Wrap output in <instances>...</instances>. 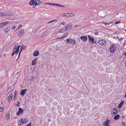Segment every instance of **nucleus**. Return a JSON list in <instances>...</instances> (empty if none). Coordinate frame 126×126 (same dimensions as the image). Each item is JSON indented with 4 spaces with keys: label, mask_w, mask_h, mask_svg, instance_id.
<instances>
[{
    "label": "nucleus",
    "mask_w": 126,
    "mask_h": 126,
    "mask_svg": "<svg viewBox=\"0 0 126 126\" xmlns=\"http://www.w3.org/2000/svg\"><path fill=\"white\" fill-rule=\"evenodd\" d=\"M124 103V101H122L121 102H120L118 105V108H119L120 109L122 107V105Z\"/></svg>",
    "instance_id": "6ab92c4d"
},
{
    "label": "nucleus",
    "mask_w": 126,
    "mask_h": 126,
    "mask_svg": "<svg viewBox=\"0 0 126 126\" xmlns=\"http://www.w3.org/2000/svg\"><path fill=\"white\" fill-rule=\"evenodd\" d=\"M122 125H125V122H122Z\"/></svg>",
    "instance_id": "58836bf2"
},
{
    "label": "nucleus",
    "mask_w": 126,
    "mask_h": 126,
    "mask_svg": "<svg viewBox=\"0 0 126 126\" xmlns=\"http://www.w3.org/2000/svg\"><path fill=\"white\" fill-rule=\"evenodd\" d=\"M23 112V110H22L21 108H19V109L18 111L16 113V115L17 116H18L20 114H22Z\"/></svg>",
    "instance_id": "6e6552de"
},
{
    "label": "nucleus",
    "mask_w": 126,
    "mask_h": 126,
    "mask_svg": "<svg viewBox=\"0 0 126 126\" xmlns=\"http://www.w3.org/2000/svg\"><path fill=\"white\" fill-rule=\"evenodd\" d=\"M125 97H126V94H125Z\"/></svg>",
    "instance_id": "49530a36"
},
{
    "label": "nucleus",
    "mask_w": 126,
    "mask_h": 126,
    "mask_svg": "<svg viewBox=\"0 0 126 126\" xmlns=\"http://www.w3.org/2000/svg\"><path fill=\"white\" fill-rule=\"evenodd\" d=\"M35 3V2L34 0H31L30 2L29 3V4L30 5H32L34 4Z\"/></svg>",
    "instance_id": "aec40b11"
},
{
    "label": "nucleus",
    "mask_w": 126,
    "mask_h": 126,
    "mask_svg": "<svg viewBox=\"0 0 126 126\" xmlns=\"http://www.w3.org/2000/svg\"><path fill=\"white\" fill-rule=\"evenodd\" d=\"M87 37L85 36H82L80 37V39L84 42H85L87 41Z\"/></svg>",
    "instance_id": "9d476101"
},
{
    "label": "nucleus",
    "mask_w": 126,
    "mask_h": 126,
    "mask_svg": "<svg viewBox=\"0 0 126 126\" xmlns=\"http://www.w3.org/2000/svg\"><path fill=\"white\" fill-rule=\"evenodd\" d=\"M75 15V14L72 13H70L67 14L66 15V17H70L74 16Z\"/></svg>",
    "instance_id": "ddd939ff"
},
{
    "label": "nucleus",
    "mask_w": 126,
    "mask_h": 126,
    "mask_svg": "<svg viewBox=\"0 0 126 126\" xmlns=\"http://www.w3.org/2000/svg\"><path fill=\"white\" fill-rule=\"evenodd\" d=\"M56 6H59V7H64L65 6L63 5H61L60 4H56ZM60 8V7H59Z\"/></svg>",
    "instance_id": "a878e982"
},
{
    "label": "nucleus",
    "mask_w": 126,
    "mask_h": 126,
    "mask_svg": "<svg viewBox=\"0 0 126 126\" xmlns=\"http://www.w3.org/2000/svg\"><path fill=\"white\" fill-rule=\"evenodd\" d=\"M68 33H65L63 35L62 37V38H64L68 34Z\"/></svg>",
    "instance_id": "bb28decb"
},
{
    "label": "nucleus",
    "mask_w": 126,
    "mask_h": 126,
    "mask_svg": "<svg viewBox=\"0 0 126 126\" xmlns=\"http://www.w3.org/2000/svg\"><path fill=\"white\" fill-rule=\"evenodd\" d=\"M125 66H126V61H125Z\"/></svg>",
    "instance_id": "a18cd8bd"
},
{
    "label": "nucleus",
    "mask_w": 126,
    "mask_h": 126,
    "mask_svg": "<svg viewBox=\"0 0 126 126\" xmlns=\"http://www.w3.org/2000/svg\"><path fill=\"white\" fill-rule=\"evenodd\" d=\"M16 96V94H15L14 96V98H15V97Z\"/></svg>",
    "instance_id": "8fccbe9b"
},
{
    "label": "nucleus",
    "mask_w": 126,
    "mask_h": 126,
    "mask_svg": "<svg viewBox=\"0 0 126 126\" xmlns=\"http://www.w3.org/2000/svg\"><path fill=\"white\" fill-rule=\"evenodd\" d=\"M89 41L92 43H95L94 42V39L91 36H88Z\"/></svg>",
    "instance_id": "1a4fd4ad"
},
{
    "label": "nucleus",
    "mask_w": 126,
    "mask_h": 126,
    "mask_svg": "<svg viewBox=\"0 0 126 126\" xmlns=\"http://www.w3.org/2000/svg\"><path fill=\"white\" fill-rule=\"evenodd\" d=\"M49 4L51 5H55V3H53V4L50 3V4Z\"/></svg>",
    "instance_id": "ea45409f"
},
{
    "label": "nucleus",
    "mask_w": 126,
    "mask_h": 126,
    "mask_svg": "<svg viewBox=\"0 0 126 126\" xmlns=\"http://www.w3.org/2000/svg\"><path fill=\"white\" fill-rule=\"evenodd\" d=\"M5 14H3V12H0V16L1 17L4 16Z\"/></svg>",
    "instance_id": "c85d7f7f"
},
{
    "label": "nucleus",
    "mask_w": 126,
    "mask_h": 126,
    "mask_svg": "<svg viewBox=\"0 0 126 126\" xmlns=\"http://www.w3.org/2000/svg\"><path fill=\"white\" fill-rule=\"evenodd\" d=\"M66 40L67 43L68 44L71 43L72 45H74L76 43V41L74 39L68 38L66 39Z\"/></svg>",
    "instance_id": "f03ea898"
},
{
    "label": "nucleus",
    "mask_w": 126,
    "mask_h": 126,
    "mask_svg": "<svg viewBox=\"0 0 126 126\" xmlns=\"http://www.w3.org/2000/svg\"><path fill=\"white\" fill-rule=\"evenodd\" d=\"M98 43L100 45L103 46H105L106 44V41L105 39H101L98 41Z\"/></svg>",
    "instance_id": "7ed1b4c3"
},
{
    "label": "nucleus",
    "mask_w": 126,
    "mask_h": 126,
    "mask_svg": "<svg viewBox=\"0 0 126 126\" xmlns=\"http://www.w3.org/2000/svg\"><path fill=\"white\" fill-rule=\"evenodd\" d=\"M13 95L12 94H11L8 97L7 99V101L9 102H10L12 100Z\"/></svg>",
    "instance_id": "dca6fc26"
},
{
    "label": "nucleus",
    "mask_w": 126,
    "mask_h": 126,
    "mask_svg": "<svg viewBox=\"0 0 126 126\" xmlns=\"http://www.w3.org/2000/svg\"><path fill=\"white\" fill-rule=\"evenodd\" d=\"M55 21V20H52L50 21V22H48V23H51L52 22H53V21Z\"/></svg>",
    "instance_id": "e433bc0d"
},
{
    "label": "nucleus",
    "mask_w": 126,
    "mask_h": 126,
    "mask_svg": "<svg viewBox=\"0 0 126 126\" xmlns=\"http://www.w3.org/2000/svg\"><path fill=\"white\" fill-rule=\"evenodd\" d=\"M105 24H108V25H109V24H108V23H105Z\"/></svg>",
    "instance_id": "de8ad7c7"
},
{
    "label": "nucleus",
    "mask_w": 126,
    "mask_h": 126,
    "mask_svg": "<svg viewBox=\"0 0 126 126\" xmlns=\"http://www.w3.org/2000/svg\"><path fill=\"white\" fill-rule=\"evenodd\" d=\"M67 14L66 13H63L62 14H61V16H65L66 17V15Z\"/></svg>",
    "instance_id": "c756f323"
},
{
    "label": "nucleus",
    "mask_w": 126,
    "mask_h": 126,
    "mask_svg": "<svg viewBox=\"0 0 126 126\" xmlns=\"http://www.w3.org/2000/svg\"><path fill=\"white\" fill-rule=\"evenodd\" d=\"M40 0H35L34 1L35 5H39L41 4Z\"/></svg>",
    "instance_id": "2eb2a0df"
},
{
    "label": "nucleus",
    "mask_w": 126,
    "mask_h": 126,
    "mask_svg": "<svg viewBox=\"0 0 126 126\" xmlns=\"http://www.w3.org/2000/svg\"><path fill=\"white\" fill-rule=\"evenodd\" d=\"M116 49L115 47L113 45L110 46V51L111 53H114Z\"/></svg>",
    "instance_id": "20e7f679"
},
{
    "label": "nucleus",
    "mask_w": 126,
    "mask_h": 126,
    "mask_svg": "<svg viewBox=\"0 0 126 126\" xmlns=\"http://www.w3.org/2000/svg\"><path fill=\"white\" fill-rule=\"evenodd\" d=\"M24 30H22L18 34V36L19 37H21L22 35L24 32Z\"/></svg>",
    "instance_id": "f3484780"
},
{
    "label": "nucleus",
    "mask_w": 126,
    "mask_h": 126,
    "mask_svg": "<svg viewBox=\"0 0 126 126\" xmlns=\"http://www.w3.org/2000/svg\"><path fill=\"white\" fill-rule=\"evenodd\" d=\"M8 21L4 22L1 23L0 24V29L2 28L6 25L8 22Z\"/></svg>",
    "instance_id": "0eeeda50"
},
{
    "label": "nucleus",
    "mask_w": 126,
    "mask_h": 126,
    "mask_svg": "<svg viewBox=\"0 0 126 126\" xmlns=\"http://www.w3.org/2000/svg\"><path fill=\"white\" fill-rule=\"evenodd\" d=\"M72 25L70 23L68 24L65 26V31L70 29L72 28Z\"/></svg>",
    "instance_id": "39448f33"
},
{
    "label": "nucleus",
    "mask_w": 126,
    "mask_h": 126,
    "mask_svg": "<svg viewBox=\"0 0 126 126\" xmlns=\"http://www.w3.org/2000/svg\"><path fill=\"white\" fill-rule=\"evenodd\" d=\"M3 110V109L2 107H0V112H1Z\"/></svg>",
    "instance_id": "72a5a7b5"
},
{
    "label": "nucleus",
    "mask_w": 126,
    "mask_h": 126,
    "mask_svg": "<svg viewBox=\"0 0 126 126\" xmlns=\"http://www.w3.org/2000/svg\"><path fill=\"white\" fill-rule=\"evenodd\" d=\"M16 29V27L15 26H14L12 28V30H14Z\"/></svg>",
    "instance_id": "c9c22d12"
},
{
    "label": "nucleus",
    "mask_w": 126,
    "mask_h": 126,
    "mask_svg": "<svg viewBox=\"0 0 126 126\" xmlns=\"http://www.w3.org/2000/svg\"><path fill=\"white\" fill-rule=\"evenodd\" d=\"M16 91H15V93H16Z\"/></svg>",
    "instance_id": "603ef678"
},
{
    "label": "nucleus",
    "mask_w": 126,
    "mask_h": 126,
    "mask_svg": "<svg viewBox=\"0 0 126 126\" xmlns=\"http://www.w3.org/2000/svg\"><path fill=\"white\" fill-rule=\"evenodd\" d=\"M21 120L20 122L22 124L26 123L28 121V120L25 118H22L21 119Z\"/></svg>",
    "instance_id": "4468645a"
},
{
    "label": "nucleus",
    "mask_w": 126,
    "mask_h": 126,
    "mask_svg": "<svg viewBox=\"0 0 126 126\" xmlns=\"http://www.w3.org/2000/svg\"><path fill=\"white\" fill-rule=\"evenodd\" d=\"M17 103H18L17 104H16V105L17 107H18L19 106V102L18 101H17Z\"/></svg>",
    "instance_id": "7c9ffc66"
},
{
    "label": "nucleus",
    "mask_w": 126,
    "mask_h": 126,
    "mask_svg": "<svg viewBox=\"0 0 126 126\" xmlns=\"http://www.w3.org/2000/svg\"><path fill=\"white\" fill-rule=\"evenodd\" d=\"M56 8H57L58 9V8H57V7H56Z\"/></svg>",
    "instance_id": "3c124183"
},
{
    "label": "nucleus",
    "mask_w": 126,
    "mask_h": 126,
    "mask_svg": "<svg viewBox=\"0 0 126 126\" xmlns=\"http://www.w3.org/2000/svg\"><path fill=\"white\" fill-rule=\"evenodd\" d=\"M25 47V46L23 45H22V46H21V50H20V51L19 52V56L20 54V53H21L22 50H23V49H24V48Z\"/></svg>",
    "instance_id": "412c9836"
},
{
    "label": "nucleus",
    "mask_w": 126,
    "mask_h": 126,
    "mask_svg": "<svg viewBox=\"0 0 126 126\" xmlns=\"http://www.w3.org/2000/svg\"><path fill=\"white\" fill-rule=\"evenodd\" d=\"M17 44L16 43L15 44V46L13 49V53L12 54V56H13L15 54L17 53L18 52V50L20 47V46H17Z\"/></svg>",
    "instance_id": "f257e3e1"
},
{
    "label": "nucleus",
    "mask_w": 126,
    "mask_h": 126,
    "mask_svg": "<svg viewBox=\"0 0 126 126\" xmlns=\"http://www.w3.org/2000/svg\"><path fill=\"white\" fill-rule=\"evenodd\" d=\"M22 25H20V27Z\"/></svg>",
    "instance_id": "5fc2aeb1"
},
{
    "label": "nucleus",
    "mask_w": 126,
    "mask_h": 126,
    "mask_svg": "<svg viewBox=\"0 0 126 126\" xmlns=\"http://www.w3.org/2000/svg\"><path fill=\"white\" fill-rule=\"evenodd\" d=\"M2 56L0 53V58H1Z\"/></svg>",
    "instance_id": "c03bdc74"
},
{
    "label": "nucleus",
    "mask_w": 126,
    "mask_h": 126,
    "mask_svg": "<svg viewBox=\"0 0 126 126\" xmlns=\"http://www.w3.org/2000/svg\"><path fill=\"white\" fill-rule=\"evenodd\" d=\"M9 116L10 114H7L5 116V119L7 120H8L9 118Z\"/></svg>",
    "instance_id": "4be33fe9"
},
{
    "label": "nucleus",
    "mask_w": 126,
    "mask_h": 126,
    "mask_svg": "<svg viewBox=\"0 0 126 126\" xmlns=\"http://www.w3.org/2000/svg\"><path fill=\"white\" fill-rule=\"evenodd\" d=\"M65 31H66L64 29H63L62 30L60 31L59 32V33H62Z\"/></svg>",
    "instance_id": "cd10ccee"
},
{
    "label": "nucleus",
    "mask_w": 126,
    "mask_h": 126,
    "mask_svg": "<svg viewBox=\"0 0 126 126\" xmlns=\"http://www.w3.org/2000/svg\"><path fill=\"white\" fill-rule=\"evenodd\" d=\"M124 55H125V56H126V52L124 53Z\"/></svg>",
    "instance_id": "4c0bfd02"
},
{
    "label": "nucleus",
    "mask_w": 126,
    "mask_h": 126,
    "mask_svg": "<svg viewBox=\"0 0 126 126\" xmlns=\"http://www.w3.org/2000/svg\"><path fill=\"white\" fill-rule=\"evenodd\" d=\"M47 121H48V122H50V121H51V120L49 119H48V120H47Z\"/></svg>",
    "instance_id": "a19ab883"
},
{
    "label": "nucleus",
    "mask_w": 126,
    "mask_h": 126,
    "mask_svg": "<svg viewBox=\"0 0 126 126\" xmlns=\"http://www.w3.org/2000/svg\"><path fill=\"white\" fill-rule=\"evenodd\" d=\"M110 122V120L108 119H107L106 121L103 123V126H109V124Z\"/></svg>",
    "instance_id": "423d86ee"
},
{
    "label": "nucleus",
    "mask_w": 126,
    "mask_h": 126,
    "mask_svg": "<svg viewBox=\"0 0 126 126\" xmlns=\"http://www.w3.org/2000/svg\"><path fill=\"white\" fill-rule=\"evenodd\" d=\"M36 63V60L35 59L33 60L32 62V65H34Z\"/></svg>",
    "instance_id": "5701e85b"
},
{
    "label": "nucleus",
    "mask_w": 126,
    "mask_h": 126,
    "mask_svg": "<svg viewBox=\"0 0 126 126\" xmlns=\"http://www.w3.org/2000/svg\"><path fill=\"white\" fill-rule=\"evenodd\" d=\"M119 115H116L114 118V119L116 120L119 119Z\"/></svg>",
    "instance_id": "b1692460"
},
{
    "label": "nucleus",
    "mask_w": 126,
    "mask_h": 126,
    "mask_svg": "<svg viewBox=\"0 0 126 126\" xmlns=\"http://www.w3.org/2000/svg\"><path fill=\"white\" fill-rule=\"evenodd\" d=\"M26 91L27 89H22L21 90L20 94L22 96L24 95L26 92Z\"/></svg>",
    "instance_id": "f8f14e48"
},
{
    "label": "nucleus",
    "mask_w": 126,
    "mask_h": 126,
    "mask_svg": "<svg viewBox=\"0 0 126 126\" xmlns=\"http://www.w3.org/2000/svg\"><path fill=\"white\" fill-rule=\"evenodd\" d=\"M3 14H5L4 16H12L14 14V13L12 12H10L9 13H7L6 12H3Z\"/></svg>",
    "instance_id": "9b49d317"
},
{
    "label": "nucleus",
    "mask_w": 126,
    "mask_h": 126,
    "mask_svg": "<svg viewBox=\"0 0 126 126\" xmlns=\"http://www.w3.org/2000/svg\"><path fill=\"white\" fill-rule=\"evenodd\" d=\"M65 22H62L61 24H62L63 25H64L65 24Z\"/></svg>",
    "instance_id": "f704fd0d"
},
{
    "label": "nucleus",
    "mask_w": 126,
    "mask_h": 126,
    "mask_svg": "<svg viewBox=\"0 0 126 126\" xmlns=\"http://www.w3.org/2000/svg\"><path fill=\"white\" fill-rule=\"evenodd\" d=\"M35 77H31V80H34V79Z\"/></svg>",
    "instance_id": "473e14b6"
},
{
    "label": "nucleus",
    "mask_w": 126,
    "mask_h": 126,
    "mask_svg": "<svg viewBox=\"0 0 126 126\" xmlns=\"http://www.w3.org/2000/svg\"><path fill=\"white\" fill-rule=\"evenodd\" d=\"M39 52L38 51H35L33 53V55L35 56H37L39 54Z\"/></svg>",
    "instance_id": "a211bd4d"
},
{
    "label": "nucleus",
    "mask_w": 126,
    "mask_h": 126,
    "mask_svg": "<svg viewBox=\"0 0 126 126\" xmlns=\"http://www.w3.org/2000/svg\"><path fill=\"white\" fill-rule=\"evenodd\" d=\"M10 28H7L5 29L4 30V31L5 32L7 33L10 30Z\"/></svg>",
    "instance_id": "393cba45"
},
{
    "label": "nucleus",
    "mask_w": 126,
    "mask_h": 126,
    "mask_svg": "<svg viewBox=\"0 0 126 126\" xmlns=\"http://www.w3.org/2000/svg\"><path fill=\"white\" fill-rule=\"evenodd\" d=\"M113 114H114V115H116V113H115V112H113Z\"/></svg>",
    "instance_id": "37998d69"
},
{
    "label": "nucleus",
    "mask_w": 126,
    "mask_h": 126,
    "mask_svg": "<svg viewBox=\"0 0 126 126\" xmlns=\"http://www.w3.org/2000/svg\"><path fill=\"white\" fill-rule=\"evenodd\" d=\"M125 31H126V30H125Z\"/></svg>",
    "instance_id": "864d4df0"
},
{
    "label": "nucleus",
    "mask_w": 126,
    "mask_h": 126,
    "mask_svg": "<svg viewBox=\"0 0 126 126\" xmlns=\"http://www.w3.org/2000/svg\"><path fill=\"white\" fill-rule=\"evenodd\" d=\"M121 22V21H117V22H115V24H117L118 23H120Z\"/></svg>",
    "instance_id": "2f4dec72"
},
{
    "label": "nucleus",
    "mask_w": 126,
    "mask_h": 126,
    "mask_svg": "<svg viewBox=\"0 0 126 126\" xmlns=\"http://www.w3.org/2000/svg\"><path fill=\"white\" fill-rule=\"evenodd\" d=\"M20 27V26L19 27L17 30L19 29Z\"/></svg>",
    "instance_id": "09e8293b"
},
{
    "label": "nucleus",
    "mask_w": 126,
    "mask_h": 126,
    "mask_svg": "<svg viewBox=\"0 0 126 126\" xmlns=\"http://www.w3.org/2000/svg\"><path fill=\"white\" fill-rule=\"evenodd\" d=\"M56 39H58V38H56Z\"/></svg>",
    "instance_id": "6e6d98bb"
},
{
    "label": "nucleus",
    "mask_w": 126,
    "mask_h": 126,
    "mask_svg": "<svg viewBox=\"0 0 126 126\" xmlns=\"http://www.w3.org/2000/svg\"><path fill=\"white\" fill-rule=\"evenodd\" d=\"M3 56L4 57H5L6 56V55L5 54H4L3 55Z\"/></svg>",
    "instance_id": "79ce46f5"
}]
</instances>
